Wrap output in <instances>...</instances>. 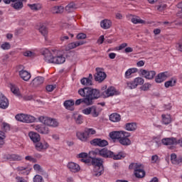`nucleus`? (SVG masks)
Listing matches in <instances>:
<instances>
[{"label":"nucleus","instance_id":"nucleus-1","mask_svg":"<svg viewBox=\"0 0 182 182\" xmlns=\"http://www.w3.org/2000/svg\"><path fill=\"white\" fill-rule=\"evenodd\" d=\"M78 94L83 98L77 100L75 102V106H79L81 103L86 106H92L93 100L100 97V90L91 87L81 88L78 90Z\"/></svg>","mask_w":182,"mask_h":182},{"label":"nucleus","instance_id":"nucleus-2","mask_svg":"<svg viewBox=\"0 0 182 182\" xmlns=\"http://www.w3.org/2000/svg\"><path fill=\"white\" fill-rule=\"evenodd\" d=\"M42 55L44 56V60L47 63H55V65H62L66 61V58L58 50L50 51L48 48H44L41 50Z\"/></svg>","mask_w":182,"mask_h":182},{"label":"nucleus","instance_id":"nucleus-3","mask_svg":"<svg viewBox=\"0 0 182 182\" xmlns=\"http://www.w3.org/2000/svg\"><path fill=\"white\" fill-rule=\"evenodd\" d=\"M129 168L134 171L135 177L137 178H143L146 176L144 166L141 164L132 163L129 165Z\"/></svg>","mask_w":182,"mask_h":182},{"label":"nucleus","instance_id":"nucleus-4","mask_svg":"<svg viewBox=\"0 0 182 182\" xmlns=\"http://www.w3.org/2000/svg\"><path fill=\"white\" fill-rule=\"evenodd\" d=\"M38 122L49 127H59V122L56 119L41 116L38 117Z\"/></svg>","mask_w":182,"mask_h":182},{"label":"nucleus","instance_id":"nucleus-5","mask_svg":"<svg viewBox=\"0 0 182 182\" xmlns=\"http://www.w3.org/2000/svg\"><path fill=\"white\" fill-rule=\"evenodd\" d=\"M90 154H93V156H100L101 157H104V159H111L112 156H113V152L106 148L101 149H95Z\"/></svg>","mask_w":182,"mask_h":182},{"label":"nucleus","instance_id":"nucleus-6","mask_svg":"<svg viewBox=\"0 0 182 182\" xmlns=\"http://www.w3.org/2000/svg\"><path fill=\"white\" fill-rule=\"evenodd\" d=\"M16 119L18 122H22L23 123H33L36 120L35 117L28 114H18L16 115Z\"/></svg>","mask_w":182,"mask_h":182},{"label":"nucleus","instance_id":"nucleus-7","mask_svg":"<svg viewBox=\"0 0 182 182\" xmlns=\"http://www.w3.org/2000/svg\"><path fill=\"white\" fill-rule=\"evenodd\" d=\"M26 0H3L4 4H9L10 2H15L14 4H11V6L14 8L16 11H19L23 8V1Z\"/></svg>","mask_w":182,"mask_h":182},{"label":"nucleus","instance_id":"nucleus-8","mask_svg":"<svg viewBox=\"0 0 182 182\" xmlns=\"http://www.w3.org/2000/svg\"><path fill=\"white\" fill-rule=\"evenodd\" d=\"M97 73L95 74L94 77L95 82H98V83H102L105 79L107 77L106 73L102 71L100 68H96Z\"/></svg>","mask_w":182,"mask_h":182},{"label":"nucleus","instance_id":"nucleus-9","mask_svg":"<svg viewBox=\"0 0 182 182\" xmlns=\"http://www.w3.org/2000/svg\"><path fill=\"white\" fill-rule=\"evenodd\" d=\"M90 144L98 147H106L109 146V142L106 139L96 138L90 141Z\"/></svg>","mask_w":182,"mask_h":182},{"label":"nucleus","instance_id":"nucleus-10","mask_svg":"<svg viewBox=\"0 0 182 182\" xmlns=\"http://www.w3.org/2000/svg\"><path fill=\"white\" fill-rule=\"evenodd\" d=\"M120 93L114 88V87H109L107 90L102 92L104 97H110V96H117Z\"/></svg>","mask_w":182,"mask_h":182},{"label":"nucleus","instance_id":"nucleus-11","mask_svg":"<svg viewBox=\"0 0 182 182\" xmlns=\"http://www.w3.org/2000/svg\"><path fill=\"white\" fill-rule=\"evenodd\" d=\"M34 129L41 134H49V133H50L49 127H48L46 124L36 125L34 126Z\"/></svg>","mask_w":182,"mask_h":182},{"label":"nucleus","instance_id":"nucleus-12","mask_svg":"<svg viewBox=\"0 0 182 182\" xmlns=\"http://www.w3.org/2000/svg\"><path fill=\"white\" fill-rule=\"evenodd\" d=\"M35 148L37 151H45L49 149V144L46 141H38L35 144Z\"/></svg>","mask_w":182,"mask_h":182},{"label":"nucleus","instance_id":"nucleus-13","mask_svg":"<svg viewBox=\"0 0 182 182\" xmlns=\"http://www.w3.org/2000/svg\"><path fill=\"white\" fill-rule=\"evenodd\" d=\"M167 77H170V73H168V72L161 73L156 77L155 82L156 83H162V82H164Z\"/></svg>","mask_w":182,"mask_h":182},{"label":"nucleus","instance_id":"nucleus-14","mask_svg":"<svg viewBox=\"0 0 182 182\" xmlns=\"http://www.w3.org/2000/svg\"><path fill=\"white\" fill-rule=\"evenodd\" d=\"M9 101L2 92H0V109H8Z\"/></svg>","mask_w":182,"mask_h":182},{"label":"nucleus","instance_id":"nucleus-15","mask_svg":"<svg viewBox=\"0 0 182 182\" xmlns=\"http://www.w3.org/2000/svg\"><path fill=\"white\" fill-rule=\"evenodd\" d=\"M67 168L71 173H79L80 171V166L75 162H68Z\"/></svg>","mask_w":182,"mask_h":182},{"label":"nucleus","instance_id":"nucleus-16","mask_svg":"<svg viewBox=\"0 0 182 182\" xmlns=\"http://www.w3.org/2000/svg\"><path fill=\"white\" fill-rule=\"evenodd\" d=\"M50 11L51 14H53L54 15H62V14L65 12V7L62 5L54 6L50 8Z\"/></svg>","mask_w":182,"mask_h":182},{"label":"nucleus","instance_id":"nucleus-17","mask_svg":"<svg viewBox=\"0 0 182 182\" xmlns=\"http://www.w3.org/2000/svg\"><path fill=\"white\" fill-rule=\"evenodd\" d=\"M141 73L145 77V79H149V80H151V79H154L156 76V71L154 70H141Z\"/></svg>","mask_w":182,"mask_h":182},{"label":"nucleus","instance_id":"nucleus-18","mask_svg":"<svg viewBox=\"0 0 182 182\" xmlns=\"http://www.w3.org/2000/svg\"><path fill=\"white\" fill-rule=\"evenodd\" d=\"M45 81V79L43 78V77H35L31 85V86H33V87H38L39 86H41V85L43 84V82Z\"/></svg>","mask_w":182,"mask_h":182},{"label":"nucleus","instance_id":"nucleus-19","mask_svg":"<svg viewBox=\"0 0 182 182\" xmlns=\"http://www.w3.org/2000/svg\"><path fill=\"white\" fill-rule=\"evenodd\" d=\"M105 171V168H103V166H97L94 167L92 174L95 176V177H100V176H102L103 174V172Z\"/></svg>","mask_w":182,"mask_h":182},{"label":"nucleus","instance_id":"nucleus-20","mask_svg":"<svg viewBox=\"0 0 182 182\" xmlns=\"http://www.w3.org/2000/svg\"><path fill=\"white\" fill-rule=\"evenodd\" d=\"M162 144L165 146H171L173 144H177V139L176 138H164L161 140Z\"/></svg>","mask_w":182,"mask_h":182},{"label":"nucleus","instance_id":"nucleus-21","mask_svg":"<svg viewBox=\"0 0 182 182\" xmlns=\"http://www.w3.org/2000/svg\"><path fill=\"white\" fill-rule=\"evenodd\" d=\"M28 136L33 143L37 144L38 142L41 141V135L36 132H29Z\"/></svg>","mask_w":182,"mask_h":182},{"label":"nucleus","instance_id":"nucleus-22","mask_svg":"<svg viewBox=\"0 0 182 182\" xmlns=\"http://www.w3.org/2000/svg\"><path fill=\"white\" fill-rule=\"evenodd\" d=\"M6 159L10 161H21L23 158L21 155L9 154L6 156Z\"/></svg>","mask_w":182,"mask_h":182},{"label":"nucleus","instance_id":"nucleus-23","mask_svg":"<svg viewBox=\"0 0 182 182\" xmlns=\"http://www.w3.org/2000/svg\"><path fill=\"white\" fill-rule=\"evenodd\" d=\"M19 76L21 77V79H23V80H25L26 82H28V80L31 79V74L29 72L25 70L19 71Z\"/></svg>","mask_w":182,"mask_h":182},{"label":"nucleus","instance_id":"nucleus-24","mask_svg":"<svg viewBox=\"0 0 182 182\" xmlns=\"http://www.w3.org/2000/svg\"><path fill=\"white\" fill-rule=\"evenodd\" d=\"M38 31L40 32V33H41V35H43V36H44L46 41L48 40V33L49 32V31L48 30V27H46V26L44 25H41L39 28H38Z\"/></svg>","mask_w":182,"mask_h":182},{"label":"nucleus","instance_id":"nucleus-25","mask_svg":"<svg viewBox=\"0 0 182 182\" xmlns=\"http://www.w3.org/2000/svg\"><path fill=\"white\" fill-rule=\"evenodd\" d=\"M125 129L128 132H136L137 130V124L135 122L127 123L125 124Z\"/></svg>","mask_w":182,"mask_h":182},{"label":"nucleus","instance_id":"nucleus-26","mask_svg":"<svg viewBox=\"0 0 182 182\" xmlns=\"http://www.w3.org/2000/svg\"><path fill=\"white\" fill-rule=\"evenodd\" d=\"M109 137L112 140H120L122 137V132L121 131H114L109 133Z\"/></svg>","mask_w":182,"mask_h":182},{"label":"nucleus","instance_id":"nucleus-27","mask_svg":"<svg viewBox=\"0 0 182 182\" xmlns=\"http://www.w3.org/2000/svg\"><path fill=\"white\" fill-rule=\"evenodd\" d=\"M100 112H102V109L96 106L91 107V114L92 117H97L100 114Z\"/></svg>","mask_w":182,"mask_h":182},{"label":"nucleus","instance_id":"nucleus-28","mask_svg":"<svg viewBox=\"0 0 182 182\" xmlns=\"http://www.w3.org/2000/svg\"><path fill=\"white\" fill-rule=\"evenodd\" d=\"M77 9V6L75 3L71 2L68 4L64 9H65L66 12H68V14H70V12H73V11H75V9Z\"/></svg>","mask_w":182,"mask_h":182},{"label":"nucleus","instance_id":"nucleus-29","mask_svg":"<svg viewBox=\"0 0 182 182\" xmlns=\"http://www.w3.org/2000/svg\"><path fill=\"white\" fill-rule=\"evenodd\" d=\"M124 157H126V153L123 151H120L116 154L112 152V156H111V159H113L114 160H122V159H124Z\"/></svg>","mask_w":182,"mask_h":182},{"label":"nucleus","instance_id":"nucleus-30","mask_svg":"<svg viewBox=\"0 0 182 182\" xmlns=\"http://www.w3.org/2000/svg\"><path fill=\"white\" fill-rule=\"evenodd\" d=\"M76 136L79 140L81 141H87L88 136L85 134V131L83 132H77L76 133Z\"/></svg>","mask_w":182,"mask_h":182},{"label":"nucleus","instance_id":"nucleus-31","mask_svg":"<svg viewBox=\"0 0 182 182\" xmlns=\"http://www.w3.org/2000/svg\"><path fill=\"white\" fill-rule=\"evenodd\" d=\"M100 25L102 29H109L112 26V21L110 20L105 19L101 21Z\"/></svg>","mask_w":182,"mask_h":182},{"label":"nucleus","instance_id":"nucleus-32","mask_svg":"<svg viewBox=\"0 0 182 182\" xmlns=\"http://www.w3.org/2000/svg\"><path fill=\"white\" fill-rule=\"evenodd\" d=\"M121 119L120 114L117 113H113L109 115V120L114 123H117V122H120Z\"/></svg>","mask_w":182,"mask_h":182},{"label":"nucleus","instance_id":"nucleus-33","mask_svg":"<svg viewBox=\"0 0 182 182\" xmlns=\"http://www.w3.org/2000/svg\"><path fill=\"white\" fill-rule=\"evenodd\" d=\"M92 164L94 167L103 166V159L100 158H92Z\"/></svg>","mask_w":182,"mask_h":182},{"label":"nucleus","instance_id":"nucleus-34","mask_svg":"<svg viewBox=\"0 0 182 182\" xmlns=\"http://www.w3.org/2000/svg\"><path fill=\"white\" fill-rule=\"evenodd\" d=\"M75 105V101L72 100H66L64 102V106L68 110H73V106Z\"/></svg>","mask_w":182,"mask_h":182},{"label":"nucleus","instance_id":"nucleus-35","mask_svg":"<svg viewBox=\"0 0 182 182\" xmlns=\"http://www.w3.org/2000/svg\"><path fill=\"white\" fill-rule=\"evenodd\" d=\"M80 82L83 85V86H87L85 87H89L88 86H92L93 85L92 81L87 77L82 78Z\"/></svg>","mask_w":182,"mask_h":182},{"label":"nucleus","instance_id":"nucleus-36","mask_svg":"<svg viewBox=\"0 0 182 182\" xmlns=\"http://www.w3.org/2000/svg\"><path fill=\"white\" fill-rule=\"evenodd\" d=\"M119 141L122 146H130V144H132V141L130 140V139L126 138L124 136L121 137Z\"/></svg>","mask_w":182,"mask_h":182},{"label":"nucleus","instance_id":"nucleus-37","mask_svg":"<svg viewBox=\"0 0 182 182\" xmlns=\"http://www.w3.org/2000/svg\"><path fill=\"white\" fill-rule=\"evenodd\" d=\"M85 42L83 41H76L73 43H70L68 45V49H75V48H77V46H80L81 45H84Z\"/></svg>","mask_w":182,"mask_h":182},{"label":"nucleus","instance_id":"nucleus-38","mask_svg":"<svg viewBox=\"0 0 182 182\" xmlns=\"http://www.w3.org/2000/svg\"><path fill=\"white\" fill-rule=\"evenodd\" d=\"M162 123L170 124L171 123V116L170 114H162Z\"/></svg>","mask_w":182,"mask_h":182},{"label":"nucleus","instance_id":"nucleus-39","mask_svg":"<svg viewBox=\"0 0 182 182\" xmlns=\"http://www.w3.org/2000/svg\"><path fill=\"white\" fill-rule=\"evenodd\" d=\"M131 22H132V23H134L135 25H137V23H141V24L146 23V21H144V20L140 18V17H137V16L133 17L131 19Z\"/></svg>","mask_w":182,"mask_h":182},{"label":"nucleus","instance_id":"nucleus-40","mask_svg":"<svg viewBox=\"0 0 182 182\" xmlns=\"http://www.w3.org/2000/svg\"><path fill=\"white\" fill-rule=\"evenodd\" d=\"M28 6L31 11H41L42 9V5L39 4H28Z\"/></svg>","mask_w":182,"mask_h":182},{"label":"nucleus","instance_id":"nucleus-41","mask_svg":"<svg viewBox=\"0 0 182 182\" xmlns=\"http://www.w3.org/2000/svg\"><path fill=\"white\" fill-rule=\"evenodd\" d=\"M137 72V69L136 68H129L125 72V78L130 79V76L133 75V73H136Z\"/></svg>","mask_w":182,"mask_h":182},{"label":"nucleus","instance_id":"nucleus-42","mask_svg":"<svg viewBox=\"0 0 182 182\" xmlns=\"http://www.w3.org/2000/svg\"><path fill=\"white\" fill-rule=\"evenodd\" d=\"M11 91L12 92V93H14V95H16V96H19L21 95V92H19V88L15 85H11Z\"/></svg>","mask_w":182,"mask_h":182},{"label":"nucleus","instance_id":"nucleus-43","mask_svg":"<svg viewBox=\"0 0 182 182\" xmlns=\"http://www.w3.org/2000/svg\"><path fill=\"white\" fill-rule=\"evenodd\" d=\"M85 133L87 134V137L89 138L90 136H93L96 133V130L93 128H86L85 129Z\"/></svg>","mask_w":182,"mask_h":182},{"label":"nucleus","instance_id":"nucleus-44","mask_svg":"<svg viewBox=\"0 0 182 182\" xmlns=\"http://www.w3.org/2000/svg\"><path fill=\"white\" fill-rule=\"evenodd\" d=\"M78 157L81 159V161H82V163H89V161L85 159L87 157V153L82 152L78 154Z\"/></svg>","mask_w":182,"mask_h":182},{"label":"nucleus","instance_id":"nucleus-45","mask_svg":"<svg viewBox=\"0 0 182 182\" xmlns=\"http://www.w3.org/2000/svg\"><path fill=\"white\" fill-rule=\"evenodd\" d=\"M173 86H176V80L174 79H171L165 82V87H173Z\"/></svg>","mask_w":182,"mask_h":182},{"label":"nucleus","instance_id":"nucleus-46","mask_svg":"<svg viewBox=\"0 0 182 182\" xmlns=\"http://www.w3.org/2000/svg\"><path fill=\"white\" fill-rule=\"evenodd\" d=\"M152 164H159L160 163V158L158 155H153L151 158Z\"/></svg>","mask_w":182,"mask_h":182},{"label":"nucleus","instance_id":"nucleus-47","mask_svg":"<svg viewBox=\"0 0 182 182\" xmlns=\"http://www.w3.org/2000/svg\"><path fill=\"white\" fill-rule=\"evenodd\" d=\"M134 82L137 87L139 85H143V83H144V80L140 77H138L134 80Z\"/></svg>","mask_w":182,"mask_h":182},{"label":"nucleus","instance_id":"nucleus-48","mask_svg":"<svg viewBox=\"0 0 182 182\" xmlns=\"http://www.w3.org/2000/svg\"><path fill=\"white\" fill-rule=\"evenodd\" d=\"M1 48L3 50H9V49H11V44L8 42L4 43L1 44Z\"/></svg>","mask_w":182,"mask_h":182},{"label":"nucleus","instance_id":"nucleus-49","mask_svg":"<svg viewBox=\"0 0 182 182\" xmlns=\"http://www.w3.org/2000/svg\"><path fill=\"white\" fill-rule=\"evenodd\" d=\"M2 129L4 130V132H9V130H11V127H9V124L6 122H3Z\"/></svg>","mask_w":182,"mask_h":182},{"label":"nucleus","instance_id":"nucleus-50","mask_svg":"<svg viewBox=\"0 0 182 182\" xmlns=\"http://www.w3.org/2000/svg\"><path fill=\"white\" fill-rule=\"evenodd\" d=\"M177 8L181 9L178 13H177V16H179L182 19V1L178 3L177 4Z\"/></svg>","mask_w":182,"mask_h":182},{"label":"nucleus","instance_id":"nucleus-51","mask_svg":"<svg viewBox=\"0 0 182 182\" xmlns=\"http://www.w3.org/2000/svg\"><path fill=\"white\" fill-rule=\"evenodd\" d=\"M47 92H53L56 89V85H48L46 87Z\"/></svg>","mask_w":182,"mask_h":182},{"label":"nucleus","instance_id":"nucleus-52","mask_svg":"<svg viewBox=\"0 0 182 182\" xmlns=\"http://www.w3.org/2000/svg\"><path fill=\"white\" fill-rule=\"evenodd\" d=\"M127 85L129 89H136V87H137V85L134 82V80L132 82H127Z\"/></svg>","mask_w":182,"mask_h":182},{"label":"nucleus","instance_id":"nucleus-53","mask_svg":"<svg viewBox=\"0 0 182 182\" xmlns=\"http://www.w3.org/2000/svg\"><path fill=\"white\" fill-rule=\"evenodd\" d=\"M82 113H83V114H91L92 113V107H87L84 109L82 110Z\"/></svg>","mask_w":182,"mask_h":182},{"label":"nucleus","instance_id":"nucleus-54","mask_svg":"<svg viewBox=\"0 0 182 182\" xmlns=\"http://www.w3.org/2000/svg\"><path fill=\"white\" fill-rule=\"evenodd\" d=\"M171 161L173 164H177V155L176 154L171 155Z\"/></svg>","mask_w":182,"mask_h":182},{"label":"nucleus","instance_id":"nucleus-55","mask_svg":"<svg viewBox=\"0 0 182 182\" xmlns=\"http://www.w3.org/2000/svg\"><path fill=\"white\" fill-rule=\"evenodd\" d=\"M33 168L36 171H38V173L43 172V169H42V167H41V165H39V164H35L33 166Z\"/></svg>","mask_w":182,"mask_h":182},{"label":"nucleus","instance_id":"nucleus-56","mask_svg":"<svg viewBox=\"0 0 182 182\" xmlns=\"http://www.w3.org/2000/svg\"><path fill=\"white\" fill-rule=\"evenodd\" d=\"M75 122L77 124H82L83 123V116L78 115L77 117L75 119Z\"/></svg>","mask_w":182,"mask_h":182},{"label":"nucleus","instance_id":"nucleus-57","mask_svg":"<svg viewBox=\"0 0 182 182\" xmlns=\"http://www.w3.org/2000/svg\"><path fill=\"white\" fill-rule=\"evenodd\" d=\"M33 182H43V178L40 175H36L33 178Z\"/></svg>","mask_w":182,"mask_h":182},{"label":"nucleus","instance_id":"nucleus-58","mask_svg":"<svg viewBox=\"0 0 182 182\" xmlns=\"http://www.w3.org/2000/svg\"><path fill=\"white\" fill-rule=\"evenodd\" d=\"M23 55L26 56L27 58H33V56H35V53H32L31 51L27 50L23 53Z\"/></svg>","mask_w":182,"mask_h":182},{"label":"nucleus","instance_id":"nucleus-59","mask_svg":"<svg viewBox=\"0 0 182 182\" xmlns=\"http://www.w3.org/2000/svg\"><path fill=\"white\" fill-rule=\"evenodd\" d=\"M151 86V85L149 84V83H146L144 84L141 87V90H144V92L147 91L149 89H150V87Z\"/></svg>","mask_w":182,"mask_h":182},{"label":"nucleus","instance_id":"nucleus-60","mask_svg":"<svg viewBox=\"0 0 182 182\" xmlns=\"http://www.w3.org/2000/svg\"><path fill=\"white\" fill-rule=\"evenodd\" d=\"M121 137H126L127 139H129V137H130V133L127 132H124V131H121Z\"/></svg>","mask_w":182,"mask_h":182},{"label":"nucleus","instance_id":"nucleus-61","mask_svg":"<svg viewBox=\"0 0 182 182\" xmlns=\"http://www.w3.org/2000/svg\"><path fill=\"white\" fill-rule=\"evenodd\" d=\"M77 39H86V34L80 33L77 35Z\"/></svg>","mask_w":182,"mask_h":182},{"label":"nucleus","instance_id":"nucleus-62","mask_svg":"<svg viewBox=\"0 0 182 182\" xmlns=\"http://www.w3.org/2000/svg\"><path fill=\"white\" fill-rule=\"evenodd\" d=\"M166 4H161V5H159V6H157L156 8H157V10H158V11H163L164 9H166Z\"/></svg>","mask_w":182,"mask_h":182},{"label":"nucleus","instance_id":"nucleus-63","mask_svg":"<svg viewBox=\"0 0 182 182\" xmlns=\"http://www.w3.org/2000/svg\"><path fill=\"white\" fill-rule=\"evenodd\" d=\"M103 42H105V36H101L97 40V43H100V45H102Z\"/></svg>","mask_w":182,"mask_h":182},{"label":"nucleus","instance_id":"nucleus-64","mask_svg":"<svg viewBox=\"0 0 182 182\" xmlns=\"http://www.w3.org/2000/svg\"><path fill=\"white\" fill-rule=\"evenodd\" d=\"M4 139H5V136L0 134V146H3V144L5 143L4 141Z\"/></svg>","mask_w":182,"mask_h":182}]
</instances>
